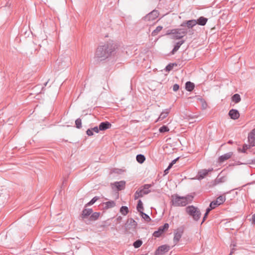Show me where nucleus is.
Instances as JSON below:
<instances>
[{
	"label": "nucleus",
	"mask_w": 255,
	"mask_h": 255,
	"mask_svg": "<svg viewBox=\"0 0 255 255\" xmlns=\"http://www.w3.org/2000/svg\"><path fill=\"white\" fill-rule=\"evenodd\" d=\"M116 48V45L113 42H108L97 48L95 56L101 60H105L113 54Z\"/></svg>",
	"instance_id": "nucleus-1"
},
{
	"label": "nucleus",
	"mask_w": 255,
	"mask_h": 255,
	"mask_svg": "<svg viewBox=\"0 0 255 255\" xmlns=\"http://www.w3.org/2000/svg\"><path fill=\"white\" fill-rule=\"evenodd\" d=\"M188 32L186 28H176L168 30L167 34H172V38L174 39H180L185 36Z\"/></svg>",
	"instance_id": "nucleus-2"
},
{
	"label": "nucleus",
	"mask_w": 255,
	"mask_h": 255,
	"mask_svg": "<svg viewBox=\"0 0 255 255\" xmlns=\"http://www.w3.org/2000/svg\"><path fill=\"white\" fill-rule=\"evenodd\" d=\"M186 211L195 221H198L200 218L201 213L200 210L193 205L187 207Z\"/></svg>",
	"instance_id": "nucleus-3"
},
{
	"label": "nucleus",
	"mask_w": 255,
	"mask_h": 255,
	"mask_svg": "<svg viewBox=\"0 0 255 255\" xmlns=\"http://www.w3.org/2000/svg\"><path fill=\"white\" fill-rule=\"evenodd\" d=\"M185 199L183 196H180L177 194H174L171 196V204L174 207L185 206Z\"/></svg>",
	"instance_id": "nucleus-4"
},
{
	"label": "nucleus",
	"mask_w": 255,
	"mask_h": 255,
	"mask_svg": "<svg viewBox=\"0 0 255 255\" xmlns=\"http://www.w3.org/2000/svg\"><path fill=\"white\" fill-rule=\"evenodd\" d=\"M136 222L132 218L128 219L127 223L125 224V229L127 232H128L129 230H134L137 226Z\"/></svg>",
	"instance_id": "nucleus-5"
},
{
	"label": "nucleus",
	"mask_w": 255,
	"mask_h": 255,
	"mask_svg": "<svg viewBox=\"0 0 255 255\" xmlns=\"http://www.w3.org/2000/svg\"><path fill=\"white\" fill-rule=\"evenodd\" d=\"M151 186V184H144L136 190V194H141L143 197L144 195L148 194L150 192L149 188Z\"/></svg>",
	"instance_id": "nucleus-6"
},
{
	"label": "nucleus",
	"mask_w": 255,
	"mask_h": 255,
	"mask_svg": "<svg viewBox=\"0 0 255 255\" xmlns=\"http://www.w3.org/2000/svg\"><path fill=\"white\" fill-rule=\"evenodd\" d=\"M126 182L125 181H116L111 183V186L113 190L121 191L125 187Z\"/></svg>",
	"instance_id": "nucleus-7"
},
{
	"label": "nucleus",
	"mask_w": 255,
	"mask_h": 255,
	"mask_svg": "<svg viewBox=\"0 0 255 255\" xmlns=\"http://www.w3.org/2000/svg\"><path fill=\"white\" fill-rule=\"evenodd\" d=\"M159 15V13L158 10H153L143 17V19L145 21L153 20L157 18Z\"/></svg>",
	"instance_id": "nucleus-8"
},
{
	"label": "nucleus",
	"mask_w": 255,
	"mask_h": 255,
	"mask_svg": "<svg viewBox=\"0 0 255 255\" xmlns=\"http://www.w3.org/2000/svg\"><path fill=\"white\" fill-rule=\"evenodd\" d=\"M226 200V197L224 195H220L215 200L212 201L210 204L215 208L216 207L223 204Z\"/></svg>",
	"instance_id": "nucleus-9"
},
{
	"label": "nucleus",
	"mask_w": 255,
	"mask_h": 255,
	"mask_svg": "<svg viewBox=\"0 0 255 255\" xmlns=\"http://www.w3.org/2000/svg\"><path fill=\"white\" fill-rule=\"evenodd\" d=\"M197 21L195 19H192L183 21L181 24V26H187L188 28H192L197 24Z\"/></svg>",
	"instance_id": "nucleus-10"
},
{
	"label": "nucleus",
	"mask_w": 255,
	"mask_h": 255,
	"mask_svg": "<svg viewBox=\"0 0 255 255\" xmlns=\"http://www.w3.org/2000/svg\"><path fill=\"white\" fill-rule=\"evenodd\" d=\"M233 155V152H229L219 157L218 162L221 163L230 159Z\"/></svg>",
	"instance_id": "nucleus-11"
},
{
	"label": "nucleus",
	"mask_w": 255,
	"mask_h": 255,
	"mask_svg": "<svg viewBox=\"0 0 255 255\" xmlns=\"http://www.w3.org/2000/svg\"><path fill=\"white\" fill-rule=\"evenodd\" d=\"M56 65L58 67H55L58 70H62L68 66V64L64 60H62L61 58H59L56 61Z\"/></svg>",
	"instance_id": "nucleus-12"
},
{
	"label": "nucleus",
	"mask_w": 255,
	"mask_h": 255,
	"mask_svg": "<svg viewBox=\"0 0 255 255\" xmlns=\"http://www.w3.org/2000/svg\"><path fill=\"white\" fill-rule=\"evenodd\" d=\"M248 138L249 143L255 146V128L249 133Z\"/></svg>",
	"instance_id": "nucleus-13"
},
{
	"label": "nucleus",
	"mask_w": 255,
	"mask_h": 255,
	"mask_svg": "<svg viewBox=\"0 0 255 255\" xmlns=\"http://www.w3.org/2000/svg\"><path fill=\"white\" fill-rule=\"evenodd\" d=\"M228 115L231 119L233 120H237L240 117V113L237 110L231 109L229 111Z\"/></svg>",
	"instance_id": "nucleus-14"
},
{
	"label": "nucleus",
	"mask_w": 255,
	"mask_h": 255,
	"mask_svg": "<svg viewBox=\"0 0 255 255\" xmlns=\"http://www.w3.org/2000/svg\"><path fill=\"white\" fill-rule=\"evenodd\" d=\"M93 212V210L90 208H85L80 216L82 220L87 218Z\"/></svg>",
	"instance_id": "nucleus-15"
},
{
	"label": "nucleus",
	"mask_w": 255,
	"mask_h": 255,
	"mask_svg": "<svg viewBox=\"0 0 255 255\" xmlns=\"http://www.w3.org/2000/svg\"><path fill=\"white\" fill-rule=\"evenodd\" d=\"M111 124L108 121L102 122L100 124L99 126V129L101 131L105 130L107 129H109L111 128Z\"/></svg>",
	"instance_id": "nucleus-16"
},
{
	"label": "nucleus",
	"mask_w": 255,
	"mask_h": 255,
	"mask_svg": "<svg viewBox=\"0 0 255 255\" xmlns=\"http://www.w3.org/2000/svg\"><path fill=\"white\" fill-rule=\"evenodd\" d=\"M183 233V230L182 229H178L177 232L175 233L174 237V242L177 244L181 238Z\"/></svg>",
	"instance_id": "nucleus-17"
},
{
	"label": "nucleus",
	"mask_w": 255,
	"mask_h": 255,
	"mask_svg": "<svg viewBox=\"0 0 255 255\" xmlns=\"http://www.w3.org/2000/svg\"><path fill=\"white\" fill-rule=\"evenodd\" d=\"M213 170V169H202L200 170L198 173V176L199 179H203L205 176H206L208 173L210 171H212Z\"/></svg>",
	"instance_id": "nucleus-18"
},
{
	"label": "nucleus",
	"mask_w": 255,
	"mask_h": 255,
	"mask_svg": "<svg viewBox=\"0 0 255 255\" xmlns=\"http://www.w3.org/2000/svg\"><path fill=\"white\" fill-rule=\"evenodd\" d=\"M185 42V40H182L180 41H178L176 43V44L174 45V47L172 50L171 52V54H174L180 47L181 45L183 44Z\"/></svg>",
	"instance_id": "nucleus-19"
},
{
	"label": "nucleus",
	"mask_w": 255,
	"mask_h": 255,
	"mask_svg": "<svg viewBox=\"0 0 255 255\" xmlns=\"http://www.w3.org/2000/svg\"><path fill=\"white\" fill-rule=\"evenodd\" d=\"M171 107L168 109H166L164 110L161 113H160V121L168 116L171 111Z\"/></svg>",
	"instance_id": "nucleus-20"
},
{
	"label": "nucleus",
	"mask_w": 255,
	"mask_h": 255,
	"mask_svg": "<svg viewBox=\"0 0 255 255\" xmlns=\"http://www.w3.org/2000/svg\"><path fill=\"white\" fill-rule=\"evenodd\" d=\"M165 122H160V133H164L166 132H167L169 131V127L168 126L169 124H168L166 125H163V124H164Z\"/></svg>",
	"instance_id": "nucleus-21"
},
{
	"label": "nucleus",
	"mask_w": 255,
	"mask_h": 255,
	"mask_svg": "<svg viewBox=\"0 0 255 255\" xmlns=\"http://www.w3.org/2000/svg\"><path fill=\"white\" fill-rule=\"evenodd\" d=\"M195 88V85L193 83L188 81L185 83V89L188 92L192 91Z\"/></svg>",
	"instance_id": "nucleus-22"
},
{
	"label": "nucleus",
	"mask_w": 255,
	"mask_h": 255,
	"mask_svg": "<svg viewBox=\"0 0 255 255\" xmlns=\"http://www.w3.org/2000/svg\"><path fill=\"white\" fill-rule=\"evenodd\" d=\"M208 21V18L204 17L203 16L200 17L197 20H196L197 24L204 26L205 25Z\"/></svg>",
	"instance_id": "nucleus-23"
},
{
	"label": "nucleus",
	"mask_w": 255,
	"mask_h": 255,
	"mask_svg": "<svg viewBox=\"0 0 255 255\" xmlns=\"http://www.w3.org/2000/svg\"><path fill=\"white\" fill-rule=\"evenodd\" d=\"M253 146L252 145V144H244L243 145V148L241 149V148H238V151L239 152H241L243 153H246V151L247 149H250L251 147H253Z\"/></svg>",
	"instance_id": "nucleus-24"
},
{
	"label": "nucleus",
	"mask_w": 255,
	"mask_h": 255,
	"mask_svg": "<svg viewBox=\"0 0 255 255\" xmlns=\"http://www.w3.org/2000/svg\"><path fill=\"white\" fill-rule=\"evenodd\" d=\"M170 249V247L167 245L160 246V255L167 252Z\"/></svg>",
	"instance_id": "nucleus-25"
},
{
	"label": "nucleus",
	"mask_w": 255,
	"mask_h": 255,
	"mask_svg": "<svg viewBox=\"0 0 255 255\" xmlns=\"http://www.w3.org/2000/svg\"><path fill=\"white\" fill-rule=\"evenodd\" d=\"M105 205V208H111L116 206V203L114 201H109L104 203Z\"/></svg>",
	"instance_id": "nucleus-26"
},
{
	"label": "nucleus",
	"mask_w": 255,
	"mask_h": 255,
	"mask_svg": "<svg viewBox=\"0 0 255 255\" xmlns=\"http://www.w3.org/2000/svg\"><path fill=\"white\" fill-rule=\"evenodd\" d=\"M232 101L235 103H239L241 100V97L240 95L238 94H234L231 98Z\"/></svg>",
	"instance_id": "nucleus-27"
},
{
	"label": "nucleus",
	"mask_w": 255,
	"mask_h": 255,
	"mask_svg": "<svg viewBox=\"0 0 255 255\" xmlns=\"http://www.w3.org/2000/svg\"><path fill=\"white\" fill-rule=\"evenodd\" d=\"M136 161L139 163H142L145 160L144 155L141 154H137L136 156Z\"/></svg>",
	"instance_id": "nucleus-28"
},
{
	"label": "nucleus",
	"mask_w": 255,
	"mask_h": 255,
	"mask_svg": "<svg viewBox=\"0 0 255 255\" xmlns=\"http://www.w3.org/2000/svg\"><path fill=\"white\" fill-rule=\"evenodd\" d=\"M100 216V213L99 212H94L93 214H91L90 216V221H94L97 220Z\"/></svg>",
	"instance_id": "nucleus-29"
},
{
	"label": "nucleus",
	"mask_w": 255,
	"mask_h": 255,
	"mask_svg": "<svg viewBox=\"0 0 255 255\" xmlns=\"http://www.w3.org/2000/svg\"><path fill=\"white\" fill-rule=\"evenodd\" d=\"M184 198L185 199V205H187L188 204L191 203L194 198V196L192 195H187L186 196H183Z\"/></svg>",
	"instance_id": "nucleus-30"
},
{
	"label": "nucleus",
	"mask_w": 255,
	"mask_h": 255,
	"mask_svg": "<svg viewBox=\"0 0 255 255\" xmlns=\"http://www.w3.org/2000/svg\"><path fill=\"white\" fill-rule=\"evenodd\" d=\"M120 212L124 216L128 213V208L127 206H123L120 208Z\"/></svg>",
	"instance_id": "nucleus-31"
},
{
	"label": "nucleus",
	"mask_w": 255,
	"mask_h": 255,
	"mask_svg": "<svg viewBox=\"0 0 255 255\" xmlns=\"http://www.w3.org/2000/svg\"><path fill=\"white\" fill-rule=\"evenodd\" d=\"M136 209L138 212H140L143 210V204L141 200H139L137 202Z\"/></svg>",
	"instance_id": "nucleus-32"
},
{
	"label": "nucleus",
	"mask_w": 255,
	"mask_h": 255,
	"mask_svg": "<svg viewBox=\"0 0 255 255\" xmlns=\"http://www.w3.org/2000/svg\"><path fill=\"white\" fill-rule=\"evenodd\" d=\"M98 199H99L98 197L95 196L88 203H87L85 205V207H87V206L92 205L98 200Z\"/></svg>",
	"instance_id": "nucleus-33"
},
{
	"label": "nucleus",
	"mask_w": 255,
	"mask_h": 255,
	"mask_svg": "<svg viewBox=\"0 0 255 255\" xmlns=\"http://www.w3.org/2000/svg\"><path fill=\"white\" fill-rule=\"evenodd\" d=\"M139 214L142 218H143L145 221L148 222L150 220L149 216L147 214L144 213L143 211L139 212Z\"/></svg>",
	"instance_id": "nucleus-34"
},
{
	"label": "nucleus",
	"mask_w": 255,
	"mask_h": 255,
	"mask_svg": "<svg viewBox=\"0 0 255 255\" xmlns=\"http://www.w3.org/2000/svg\"><path fill=\"white\" fill-rule=\"evenodd\" d=\"M199 100H200L201 104L202 109L205 110L207 109L208 105L205 100L202 98H199Z\"/></svg>",
	"instance_id": "nucleus-35"
},
{
	"label": "nucleus",
	"mask_w": 255,
	"mask_h": 255,
	"mask_svg": "<svg viewBox=\"0 0 255 255\" xmlns=\"http://www.w3.org/2000/svg\"><path fill=\"white\" fill-rule=\"evenodd\" d=\"M142 244V242L141 240H137L134 242V243H133V246L135 248L137 249L139 248L141 246Z\"/></svg>",
	"instance_id": "nucleus-36"
},
{
	"label": "nucleus",
	"mask_w": 255,
	"mask_h": 255,
	"mask_svg": "<svg viewBox=\"0 0 255 255\" xmlns=\"http://www.w3.org/2000/svg\"><path fill=\"white\" fill-rule=\"evenodd\" d=\"M169 228V224L168 223H165L162 227H160V235L166 231Z\"/></svg>",
	"instance_id": "nucleus-37"
},
{
	"label": "nucleus",
	"mask_w": 255,
	"mask_h": 255,
	"mask_svg": "<svg viewBox=\"0 0 255 255\" xmlns=\"http://www.w3.org/2000/svg\"><path fill=\"white\" fill-rule=\"evenodd\" d=\"M75 125L77 128H80L82 127V121L80 118L75 121Z\"/></svg>",
	"instance_id": "nucleus-38"
},
{
	"label": "nucleus",
	"mask_w": 255,
	"mask_h": 255,
	"mask_svg": "<svg viewBox=\"0 0 255 255\" xmlns=\"http://www.w3.org/2000/svg\"><path fill=\"white\" fill-rule=\"evenodd\" d=\"M174 67V64H172V63H169L168 65L166 66L165 68V70L166 71H171Z\"/></svg>",
	"instance_id": "nucleus-39"
},
{
	"label": "nucleus",
	"mask_w": 255,
	"mask_h": 255,
	"mask_svg": "<svg viewBox=\"0 0 255 255\" xmlns=\"http://www.w3.org/2000/svg\"><path fill=\"white\" fill-rule=\"evenodd\" d=\"M224 182V177L219 178L218 177L215 179V184Z\"/></svg>",
	"instance_id": "nucleus-40"
},
{
	"label": "nucleus",
	"mask_w": 255,
	"mask_h": 255,
	"mask_svg": "<svg viewBox=\"0 0 255 255\" xmlns=\"http://www.w3.org/2000/svg\"><path fill=\"white\" fill-rule=\"evenodd\" d=\"M122 172V170L121 169H118V168H114L111 171V173H117V174H121Z\"/></svg>",
	"instance_id": "nucleus-41"
},
{
	"label": "nucleus",
	"mask_w": 255,
	"mask_h": 255,
	"mask_svg": "<svg viewBox=\"0 0 255 255\" xmlns=\"http://www.w3.org/2000/svg\"><path fill=\"white\" fill-rule=\"evenodd\" d=\"M214 209H215L214 207L211 206V204H210L209 207L206 209L205 214L209 215L210 212Z\"/></svg>",
	"instance_id": "nucleus-42"
},
{
	"label": "nucleus",
	"mask_w": 255,
	"mask_h": 255,
	"mask_svg": "<svg viewBox=\"0 0 255 255\" xmlns=\"http://www.w3.org/2000/svg\"><path fill=\"white\" fill-rule=\"evenodd\" d=\"M158 32H159V26H157L156 29L152 32L151 35L152 36L156 35Z\"/></svg>",
	"instance_id": "nucleus-43"
},
{
	"label": "nucleus",
	"mask_w": 255,
	"mask_h": 255,
	"mask_svg": "<svg viewBox=\"0 0 255 255\" xmlns=\"http://www.w3.org/2000/svg\"><path fill=\"white\" fill-rule=\"evenodd\" d=\"M153 236L155 238L159 237V228H158L157 230H156L153 233Z\"/></svg>",
	"instance_id": "nucleus-44"
},
{
	"label": "nucleus",
	"mask_w": 255,
	"mask_h": 255,
	"mask_svg": "<svg viewBox=\"0 0 255 255\" xmlns=\"http://www.w3.org/2000/svg\"><path fill=\"white\" fill-rule=\"evenodd\" d=\"M179 89V85L177 84H175L173 86V90L174 92L177 91Z\"/></svg>",
	"instance_id": "nucleus-45"
},
{
	"label": "nucleus",
	"mask_w": 255,
	"mask_h": 255,
	"mask_svg": "<svg viewBox=\"0 0 255 255\" xmlns=\"http://www.w3.org/2000/svg\"><path fill=\"white\" fill-rule=\"evenodd\" d=\"M186 54V53L184 52L182 53V55H181V61L182 62H184V61H187L189 59H187V58H185V54Z\"/></svg>",
	"instance_id": "nucleus-46"
},
{
	"label": "nucleus",
	"mask_w": 255,
	"mask_h": 255,
	"mask_svg": "<svg viewBox=\"0 0 255 255\" xmlns=\"http://www.w3.org/2000/svg\"><path fill=\"white\" fill-rule=\"evenodd\" d=\"M86 133L89 136H91L93 135V132L91 128H89L86 131Z\"/></svg>",
	"instance_id": "nucleus-47"
},
{
	"label": "nucleus",
	"mask_w": 255,
	"mask_h": 255,
	"mask_svg": "<svg viewBox=\"0 0 255 255\" xmlns=\"http://www.w3.org/2000/svg\"><path fill=\"white\" fill-rule=\"evenodd\" d=\"M91 129L92 130L93 132H95L96 133H98L99 132V127H95L93 128H92Z\"/></svg>",
	"instance_id": "nucleus-48"
},
{
	"label": "nucleus",
	"mask_w": 255,
	"mask_h": 255,
	"mask_svg": "<svg viewBox=\"0 0 255 255\" xmlns=\"http://www.w3.org/2000/svg\"><path fill=\"white\" fill-rule=\"evenodd\" d=\"M251 221H252V224L255 225V214L252 215Z\"/></svg>",
	"instance_id": "nucleus-49"
},
{
	"label": "nucleus",
	"mask_w": 255,
	"mask_h": 255,
	"mask_svg": "<svg viewBox=\"0 0 255 255\" xmlns=\"http://www.w3.org/2000/svg\"><path fill=\"white\" fill-rule=\"evenodd\" d=\"M134 199L136 200L139 198L142 197V195L140 194H136V191L134 193Z\"/></svg>",
	"instance_id": "nucleus-50"
},
{
	"label": "nucleus",
	"mask_w": 255,
	"mask_h": 255,
	"mask_svg": "<svg viewBox=\"0 0 255 255\" xmlns=\"http://www.w3.org/2000/svg\"><path fill=\"white\" fill-rule=\"evenodd\" d=\"M170 168H169V165H168V167L164 171V175H165L169 173V170Z\"/></svg>",
	"instance_id": "nucleus-51"
},
{
	"label": "nucleus",
	"mask_w": 255,
	"mask_h": 255,
	"mask_svg": "<svg viewBox=\"0 0 255 255\" xmlns=\"http://www.w3.org/2000/svg\"><path fill=\"white\" fill-rule=\"evenodd\" d=\"M208 216V214H206L205 213L204 214V217L203 218L201 224H203V223L205 222V221L206 220V218H207Z\"/></svg>",
	"instance_id": "nucleus-52"
},
{
	"label": "nucleus",
	"mask_w": 255,
	"mask_h": 255,
	"mask_svg": "<svg viewBox=\"0 0 255 255\" xmlns=\"http://www.w3.org/2000/svg\"><path fill=\"white\" fill-rule=\"evenodd\" d=\"M176 163V162L175 161V160H173L169 164V168H171L172 167V166Z\"/></svg>",
	"instance_id": "nucleus-53"
},
{
	"label": "nucleus",
	"mask_w": 255,
	"mask_h": 255,
	"mask_svg": "<svg viewBox=\"0 0 255 255\" xmlns=\"http://www.w3.org/2000/svg\"><path fill=\"white\" fill-rule=\"evenodd\" d=\"M155 255H159V247H158L155 251Z\"/></svg>",
	"instance_id": "nucleus-54"
},
{
	"label": "nucleus",
	"mask_w": 255,
	"mask_h": 255,
	"mask_svg": "<svg viewBox=\"0 0 255 255\" xmlns=\"http://www.w3.org/2000/svg\"><path fill=\"white\" fill-rule=\"evenodd\" d=\"M228 144H232L233 143V141L231 140H229L228 142Z\"/></svg>",
	"instance_id": "nucleus-55"
},
{
	"label": "nucleus",
	"mask_w": 255,
	"mask_h": 255,
	"mask_svg": "<svg viewBox=\"0 0 255 255\" xmlns=\"http://www.w3.org/2000/svg\"><path fill=\"white\" fill-rule=\"evenodd\" d=\"M172 64H174V66H177L178 64H179V65H181V64H179V63H172Z\"/></svg>",
	"instance_id": "nucleus-56"
},
{
	"label": "nucleus",
	"mask_w": 255,
	"mask_h": 255,
	"mask_svg": "<svg viewBox=\"0 0 255 255\" xmlns=\"http://www.w3.org/2000/svg\"><path fill=\"white\" fill-rule=\"evenodd\" d=\"M122 219V217L121 216H119L117 218V220L120 221Z\"/></svg>",
	"instance_id": "nucleus-57"
},
{
	"label": "nucleus",
	"mask_w": 255,
	"mask_h": 255,
	"mask_svg": "<svg viewBox=\"0 0 255 255\" xmlns=\"http://www.w3.org/2000/svg\"><path fill=\"white\" fill-rule=\"evenodd\" d=\"M179 159V157H177L176 158H175L174 160L175 161V162H176Z\"/></svg>",
	"instance_id": "nucleus-58"
},
{
	"label": "nucleus",
	"mask_w": 255,
	"mask_h": 255,
	"mask_svg": "<svg viewBox=\"0 0 255 255\" xmlns=\"http://www.w3.org/2000/svg\"><path fill=\"white\" fill-rule=\"evenodd\" d=\"M233 253V250L231 251L229 255H232V254Z\"/></svg>",
	"instance_id": "nucleus-59"
},
{
	"label": "nucleus",
	"mask_w": 255,
	"mask_h": 255,
	"mask_svg": "<svg viewBox=\"0 0 255 255\" xmlns=\"http://www.w3.org/2000/svg\"><path fill=\"white\" fill-rule=\"evenodd\" d=\"M48 81L46 82L45 84H44V86H46L47 85V83H48Z\"/></svg>",
	"instance_id": "nucleus-60"
},
{
	"label": "nucleus",
	"mask_w": 255,
	"mask_h": 255,
	"mask_svg": "<svg viewBox=\"0 0 255 255\" xmlns=\"http://www.w3.org/2000/svg\"><path fill=\"white\" fill-rule=\"evenodd\" d=\"M159 120V117H158V118L156 120V122L158 121Z\"/></svg>",
	"instance_id": "nucleus-61"
},
{
	"label": "nucleus",
	"mask_w": 255,
	"mask_h": 255,
	"mask_svg": "<svg viewBox=\"0 0 255 255\" xmlns=\"http://www.w3.org/2000/svg\"><path fill=\"white\" fill-rule=\"evenodd\" d=\"M253 162L255 163V158L254 159V160H253Z\"/></svg>",
	"instance_id": "nucleus-62"
},
{
	"label": "nucleus",
	"mask_w": 255,
	"mask_h": 255,
	"mask_svg": "<svg viewBox=\"0 0 255 255\" xmlns=\"http://www.w3.org/2000/svg\"><path fill=\"white\" fill-rule=\"evenodd\" d=\"M162 29V27L160 26V30H161Z\"/></svg>",
	"instance_id": "nucleus-63"
},
{
	"label": "nucleus",
	"mask_w": 255,
	"mask_h": 255,
	"mask_svg": "<svg viewBox=\"0 0 255 255\" xmlns=\"http://www.w3.org/2000/svg\"><path fill=\"white\" fill-rule=\"evenodd\" d=\"M85 222H86V223L87 224H89V223H87L86 221H85Z\"/></svg>",
	"instance_id": "nucleus-64"
}]
</instances>
